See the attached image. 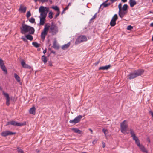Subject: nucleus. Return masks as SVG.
<instances>
[{"instance_id": "obj_1", "label": "nucleus", "mask_w": 153, "mask_h": 153, "mask_svg": "<svg viewBox=\"0 0 153 153\" xmlns=\"http://www.w3.org/2000/svg\"><path fill=\"white\" fill-rule=\"evenodd\" d=\"M49 11V8L47 7L43 6H40L39 9V12L40 13L39 24L41 25H43L46 20L47 13Z\"/></svg>"}, {"instance_id": "obj_2", "label": "nucleus", "mask_w": 153, "mask_h": 153, "mask_svg": "<svg viewBox=\"0 0 153 153\" xmlns=\"http://www.w3.org/2000/svg\"><path fill=\"white\" fill-rule=\"evenodd\" d=\"M21 30V33L22 34L28 33L29 34H33L35 31V30L33 27L24 24H22Z\"/></svg>"}, {"instance_id": "obj_3", "label": "nucleus", "mask_w": 153, "mask_h": 153, "mask_svg": "<svg viewBox=\"0 0 153 153\" xmlns=\"http://www.w3.org/2000/svg\"><path fill=\"white\" fill-rule=\"evenodd\" d=\"M144 72V71L143 69H139L136 70L129 73V74L127 76L128 79L131 80L135 78L138 76L141 75Z\"/></svg>"}, {"instance_id": "obj_4", "label": "nucleus", "mask_w": 153, "mask_h": 153, "mask_svg": "<svg viewBox=\"0 0 153 153\" xmlns=\"http://www.w3.org/2000/svg\"><path fill=\"white\" fill-rule=\"evenodd\" d=\"M120 126L121 132L125 134H128V133L127 132V129L128 127L127 121L125 120L123 121L120 123Z\"/></svg>"}, {"instance_id": "obj_5", "label": "nucleus", "mask_w": 153, "mask_h": 153, "mask_svg": "<svg viewBox=\"0 0 153 153\" xmlns=\"http://www.w3.org/2000/svg\"><path fill=\"white\" fill-rule=\"evenodd\" d=\"M50 32L52 33L53 35L56 34L58 31L57 26L53 22L51 23V26H50Z\"/></svg>"}, {"instance_id": "obj_6", "label": "nucleus", "mask_w": 153, "mask_h": 153, "mask_svg": "<svg viewBox=\"0 0 153 153\" xmlns=\"http://www.w3.org/2000/svg\"><path fill=\"white\" fill-rule=\"evenodd\" d=\"M10 124L16 126H20L26 125V122L19 123L13 120L7 122L6 126Z\"/></svg>"}, {"instance_id": "obj_7", "label": "nucleus", "mask_w": 153, "mask_h": 153, "mask_svg": "<svg viewBox=\"0 0 153 153\" xmlns=\"http://www.w3.org/2000/svg\"><path fill=\"white\" fill-rule=\"evenodd\" d=\"M86 37L84 35H82L78 37L76 40L75 43L76 44H78L81 42L87 41Z\"/></svg>"}, {"instance_id": "obj_8", "label": "nucleus", "mask_w": 153, "mask_h": 153, "mask_svg": "<svg viewBox=\"0 0 153 153\" xmlns=\"http://www.w3.org/2000/svg\"><path fill=\"white\" fill-rule=\"evenodd\" d=\"M82 117V116L81 115H79L76 117L74 119L70 120L69 122L72 123L76 124L80 121Z\"/></svg>"}, {"instance_id": "obj_9", "label": "nucleus", "mask_w": 153, "mask_h": 153, "mask_svg": "<svg viewBox=\"0 0 153 153\" xmlns=\"http://www.w3.org/2000/svg\"><path fill=\"white\" fill-rule=\"evenodd\" d=\"M16 133L15 132H12L9 131H4L1 133V135L3 137H5L9 135L15 134Z\"/></svg>"}, {"instance_id": "obj_10", "label": "nucleus", "mask_w": 153, "mask_h": 153, "mask_svg": "<svg viewBox=\"0 0 153 153\" xmlns=\"http://www.w3.org/2000/svg\"><path fill=\"white\" fill-rule=\"evenodd\" d=\"M127 13V11H124L123 10H121L120 11V10H119L118 12L119 16L121 18H123L124 16L125 15H126Z\"/></svg>"}, {"instance_id": "obj_11", "label": "nucleus", "mask_w": 153, "mask_h": 153, "mask_svg": "<svg viewBox=\"0 0 153 153\" xmlns=\"http://www.w3.org/2000/svg\"><path fill=\"white\" fill-rule=\"evenodd\" d=\"M21 64L22 66L24 68L28 69H30L31 68L30 66L28 65V64L25 63L23 60L22 61Z\"/></svg>"}, {"instance_id": "obj_12", "label": "nucleus", "mask_w": 153, "mask_h": 153, "mask_svg": "<svg viewBox=\"0 0 153 153\" xmlns=\"http://www.w3.org/2000/svg\"><path fill=\"white\" fill-rule=\"evenodd\" d=\"M26 10V7H23L22 5L21 4L20 6L19 11L21 12L25 13V12Z\"/></svg>"}, {"instance_id": "obj_13", "label": "nucleus", "mask_w": 153, "mask_h": 153, "mask_svg": "<svg viewBox=\"0 0 153 153\" xmlns=\"http://www.w3.org/2000/svg\"><path fill=\"white\" fill-rule=\"evenodd\" d=\"M140 149L143 152H144L145 153H148V151L144 147V146L142 145H140V146H138Z\"/></svg>"}, {"instance_id": "obj_14", "label": "nucleus", "mask_w": 153, "mask_h": 153, "mask_svg": "<svg viewBox=\"0 0 153 153\" xmlns=\"http://www.w3.org/2000/svg\"><path fill=\"white\" fill-rule=\"evenodd\" d=\"M111 65H108L100 67L99 68V70H108L110 68Z\"/></svg>"}, {"instance_id": "obj_15", "label": "nucleus", "mask_w": 153, "mask_h": 153, "mask_svg": "<svg viewBox=\"0 0 153 153\" xmlns=\"http://www.w3.org/2000/svg\"><path fill=\"white\" fill-rule=\"evenodd\" d=\"M129 3L131 7H134L136 4V2L135 0H129Z\"/></svg>"}, {"instance_id": "obj_16", "label": "nucleus", "mask_w": 153, "mask_h": 153, "mask_svg": "<svg viewBox=\"0 0 153 153\" xmlns=\"http://www.w3.org/2000/svg\"><path fill=\"white\" fill-rule=\"evenodd\" d=\"M70 42H68L67 44H65L62 46V49L63 50L67 49L70 45Z\"/></svg>"}, {"instance_id": "obj_17", "label": "nucleus", "mask_w": 153, "mask_h": 153, "mask_svg": "<svg viewBox=\"0 0 153 153\" xmlns=\"http://www.w3.org/2000/svg\"><path fill=\"white\" fill-rule=\"evenodd\" d=\"M36 108L34 107H33L29 110V113L31 114H35Z\"/></svg>"}, {"instance_id": "obj_18", "label": "nucleus", "mask_w": 153, "mask_h": 153, "mask_svg": "<svg viewBox=\"0 0 153 153\" xmlns=\"http://www.w3.org/2000/svg\"><path fill=\"white\" fill-rule=\"evenodd\" d=\"M0 67H1V69L4 72V73L5 74H7V70L6 68V67L4 65H1V66H0Z\"/></svg>"}, {"instance_id": "obj_19", "label": "nucleus", "mask_w": 153, "mask_h": 153, "mask_svg": "<svg viewBox=\"0 0 153 153\" xmlns=\"http://www.w3.org/2000/svg\"><path fill=\"white\" fill-rule=\"evenodd\" d=\"M41 59L45 64L47 62V58L46 56L45 55H43L42 56Z\"/></svg>"}, {"instance_id": "obj_20", "label": "nucleus", "mask_w": 153, "mask_h": 153, "mask_svg": "<svg viewBox=\"0 0 153 153\" xmlns=\"http://www.w3.org/2000/svg\"><path fill=\"white\" fill-rule=\"evenodd\" d=\"M47 34V32H44L43 31L41 33V38L42 39H44L45 38V36Z\"/></svg>"}, {"instance_id": "obj_21", "label": "nucleus", "mask_w": 153, "mask_h": 153, "mask_svg": "<svg viewBox=\"0 0 153 153\" xmlns=\"http://www.w3.org/2000/svg\"><path fill=\"white\" fill-rule=\"evenodd\" d=\"M128 8V6L127 4H124L121 8V10H123L124 11H127V10Z\"/></svg>"}, {"instance_id": "obj_22", "label": "nucleus", "mask_w": 153, "mask_h": 153, "mask_svg": "<svg viewBox=\"0 0 153 153\" xmlns=\"http://www.w3.org/2000/svg\"><path fill=\"white\" fill-rule=\"evenodd\" d=\"M49 28H50V26L49 25H47V24L45 25L43 30V31L47 32Z\"/></svg>"}, {"instance_id": "obj_23", "label": "nucleus", "mask_w": 153, "mask_h": 153, "mask_svg": "<svg viewBox=\"0 0 153 153\" xmlns=\"http://www.w3.org/2000/svg\"><path fill=\"white\" fill-rule=\"evenodd\" d=\"M14 77L17 81L19 83L20 82V78L19 76L16 73L14 74Z\"/></svg>"}, {"instance_id": "obj_24", "label": "nucleus", "mask_w": 153, "mask_h": 153, "mask_svg": "<svg viewBox=\"0 0 153 153\" xmlns=\"http://www.w3.org/2000/svg\"><path fill=\"white\" fill-rule=\"evenodd\" d=\"M72 130H73L75 133H77L78 134H81V131L77 128H72Z\"/></svg>"}, {"instance_id": "obj_25", "label": "nucleus", "mask_w": 153, "mask_h": 153, "mask_svg": "<svg viewBox=\"0 0 153 153\" xmlns=\"http://www.w3.org/2000/svg\"><path fill=\"white\" fill-rule=\"evenodd\" d=\"M116 24V19L115 20H113V19H112L110 23V25L111 26H114Z\"/></svg>"}, {"instance_id": "obj_26", "label": "nucleus", "mask_w": 153, "mask_h": 153, "mask_svg": "<svg viewBox=\"0 0 153 153\" xmlns=\"http://www.w3.org/2000/svg\"><path fill=\"white\" fill-rule=\"evenodd\" d=\"M26 38L28 40L31 41L33 39V37L30 34H28L26 35Z\"/></svg>"}, {"instance_id": "obj_27", "label": "nucleus", "mask_w": 153, "mask_h": 153, "mask_svg": "<svg viewBox=\"0 0 153 153\" xmlns=\"http://www.w3.org/2000/svg\"><path fill=\"white\" fill-rule=\"evenodd\" d=\"M52 8L54 9L55 10L57 11V12H60L59 9L58 7L57 6H52Z\"/></svg>"}, {"instance_id": "obj_28", "label": "nucleus", "mask_w": 153, "mask_h": 153, "mask_svg": "<svg viewBox=\"0 0 153 153\" xmlns=\"http://www.w3.org/2000/svg\"><path fill=\"white\" fill-rule=\"evenodd\" d=\"M3 94L6 97V99H10L9 96V94L7 93H5L4 91L3 92Z\"/></svg>"}, {"instance_id": "obj_29", "label": "nucleus", "mask_w": 153, "mask_h": 153, "mask_svg": "<svg viewBox=\"0 0 153 153\" xmlns=\"http://www.w3.org/2000/svg\"><path fill=\"white\" fill-rule=\"evenodd\" d=\"M32 44L34 47H36V48H38L39 47L40 45L39 44H38L36 42H33L32 43Z\"/></svg>"}, {"instance_id": "obj_30", "label": "nucleus", "mask_w": 153, "mask_h": 153, "mask_svg": "<svg viewBox=\"0 0 153 153\" xmlns=\"http://www.w3.org/2000/svg\"><path fill=\"white\" fill-rule=\"evenodd\" d=\"M53 47L55 49H58L59 48V47L57 46L56 44V42H54L53 43Z\"/></svg>"}, {"instance_id": "obj_31", "label": "nucleus", "mask_w": 153, "mask_h": 153, "mask_svg": "<svg viewBox=\"0 0 153 153\" xmlns=\"http://www.w3.org/2000/svg\"><path fill=\"white\" fill-rule=\"evenodd\" d=\"M130 133L131 135V136L133 137L134 136H135V134L134 132L132 129H130Z\"/></svg>"}, {"instance_id": "obj_32", "label": "nucleus", "mask_w": 153, "mask_h": 153, "mask_svg": "<svg viewBox=\"0 0 153 153\" xmlns=\"http://www.w3.org/2000/svg\"><path fill=\"white\" fill-rule=\"evenodd\" d=\"M110 3H105V2H103L102 4L101 5H103L104 6V7H106L108 6H109L110 4Z\"/></svg>"}, {"instance_id": "obj_33", "label": "nucleus", "mask_w": 153, "mask_h": 153, "mask_svg": "<svg viewBox=\"0 0 153 153\" xmlns=\"http://www.w3.org/2000/svg\"><path fill=\"white\" fill-rule=\"evenodd\" d=\"M53 13L52 11H50L48 14V17L51 19L53 18Z\"/></svg>"}, {"instance_id": "obj_34", "label": "nucleus", "mask_w": 153, "mask_h": 153, "mask_svg": "<svg viewBox=\"0 0 153 153\" xmlns=\"http://www.w3.org/2000/svg\"><path fill=\"white\" fill-rule=\"evenodd\" d=\"M17 149L18 153H24L23 150L19 148H17Z\"/></svg>"}, {"instance_id": "obj_35", "label": "nucleus", "mask_w": 153, "mask_h": 153, "mask_svg": "<svg viewBox=\"0 0 153 153\" xmlns=\"http://www.w3.org/2000/svg\"><path fill=\"white\" fill-rule=\"evenodd\" d=\"M30 22L32 23H35V19L34 18L32 17L30 18V19L29 20Z\"/></svg>"}, {"instance_id": "obj_36", "label": "nucleus", "mask_w": 153, "mask_h": 153, "mask_svg": "<svg viewBox=\"0 0 153 153\" xmlns=\"http://www.w3.org/2000/svg\"><path fill=\"white\" fill-rule=\"evenodd\" d=\"M31 15L30 12V11H28L27 13L26 16L27 18L29 17Z\"/></svg>"}, {"instance_id": "obj_37", "label": "nucleus", "mask_w": 153, "mask_h": 153, "mask_svg": "<svg viewBox=\"0 0 153 153\" xmlns=\"http://www.w3.org/2000/svg\"><path fill=\"white\" fill-rule=\"evenodd\" d=\"M117 18L118 17L117 14H115L114 16L112 19H113V20H115L116 19V21L117 19Z\"/></svg>"}, {"instance_id": "obj_38", "label": "nucleus", "mask_w": 153, "mask_h": 153, "mask_svg": "<svg viewBox=\"0 0 153 153\" xmlns=\"http://www.w3.org/2000/svg\"><path fill=\"white\" fill-rule=\"evenodd\" d=\"M102 131L105 135L108 132V130L107 129H105L104 128L102 129Z\"/></svg>"}, {"instance_id": "obj_39", "label": "nucleus", "mask_w": 153, "mask_h": 153, "mask_svg": "<svg viewBox=\"0 0 153 153\" xmlns=\"http://www.w3.org/2000/svg\"><path fill=\"white\" fill-rule=\"evenodd\" d=\"M133 140L136 141H137V140H139L138 137L135 135L132 137Z\"/></svg>"}, {"instance_id": "obj_40", "label": "nucleus", "mask_w": 153, "mask_h": 153, "mask_svg": "<svg viewBox=\"0 0 153 153\" xmlns=\"http://www.w3.org/2000/svg\"><path fill=\"white\" fill-rule=\"evenodd\" d=\"M4 65L3 61L1 59H0V66Z\"/></svg>"}, {"instance_id": "obj_41", "label": "nucleus", "mask_w": 153, "mask_h": 153, "mask_svg": "<svg viewBox=\"0 0 153 153\" xmlns=\"http://www.w3.org/2000/svg\"><path fill=\"white\" fill-rule=\"evenodd\" d=\"M133 28V27H132L130 25L129 26H127V30H131Z\"/></svg>"}, {"instance_id": "obj_42", "label": "nucleus", "mask_w": 153, "mask_h": 153, "mask_svg": "<svg viewBox=\"0 0 153 153\" xmlns=\"http://www.w3.org/2000/svg\"><path fill=\"white\" fill-rule=\"evenodd\" d=\"M135 143L138 146H139L141 145L140 144V140H137V141H136Z\"/></svg>"}, {"instance_id": "obj_43", "label": "nucleus", "mask_w": 153, "mask_h": 153, "mask_svg": "<svg viewBox=\"0 0 153 153\" xmlns=\"http://www.w3.org/2000/svg\"><path fill=\"white\" fill-rule=\"evenodd\" d=\"M122 4L121 3H120L119 4L118 7L119 9V10H120V11L121 10V8H122Z\"/></svg>"}, {"instance_id": "obj_44", "label": "nucleus", "mask_w": 153, "mask_h": 153, "mask_svg": "<svg viewBox=\"0 0 153 153\" xmlns=\"http://www.w3.org/2000/svg\"><path fill=\"white\" fill-rule=\"evenodd\" d=\"M9 101L10 99H6V103L7 106H9L10 104Z\"/></svg>"}, {"instance_id": "obj_45", "label": "nucleus", "mask_w": 153, "mask_h": 153, "mask_svg": "<svg viewBox=\"0 0 153 153\" xmlns=\"http://www.w3.org/2000/svg\"><path fill=\"white\" fill-rule=\"evenodd\" d=\"M22 39L25 42H27V39L26 38V37H25L23 36H22Z\"/></svg>"}, {"instance_id": "obj_46", "label": "nucleus", "mask_w": 153, "mask_h": 153, "mask_svg": "<svg viewBox=\"0 0 153 153\" xmlns=\"http://www.w3.org/2000/svg\"><path fill=\"white\" fill-rule=\"evenodd\" d=\"M60 13V12H57V13L56 14V15L55 16L54 18L56 19V18L59 15Z\"/></svg>"}, {"instance_id": "obj_47", "label": "nucleus", "mask_w": 153, "mask_h": 153, "mask_svg": "<svg viewBox=\"0 0 153 153\" xmlns=\"http://www.w3.org/2000/svg\"><path fill=\"white\" fill-rule=\"evenodd\" d=\"M97 14V13H96L93 16L92 18L91 19V20L94 19L95 18Z\"/></svg>"}, {"instance_id": "obj_48", "label": "nucleus", "mask_w": 153, "mask_h": 153, "mask_svg": "<svg viewBox=\"0 0 153 153\" xmlns=\"http://www.w3.org/2000/svg\"><path fill=\"white\" fill-rule=\"evenodd\" d=\"M69 6V4H68V5L64 9V11H65L66 10H67Z\"/></svg>"}, {"instance_id": "obj_49", "label": "nucleus", "mask_w": 153, "mask_h": 153, "mask_svg": "<svg viewBox=\"0 0 153 153\" xmlns=\"http://www.w3.org/2000/svg\"><path fill=\"white\" fill-rule=\"evenodd\" d=\"M48 65L50 66H52V63L51 62H49L48 63Z\"/></svg>"}, {"instance_id": "obj_50", "label": "nucleus", "mask_w": 153, "mask_h": 153, "mask_svg": "<svg viewBox=\"0 0 153 153\" xmlns=\"http://www.w3.org/2000/svg\"><path fill=\"white\" fill-rule=\"evenodd\" d=\"M111 1V3H113L115 2L117 0H110Z\"/></svg>"}, {"instance_id": "obj_51", "label": "nucleus", "mask_w": 153, "mask_h": 153, "mask_svg": "<svg viewBox=\"0 0 153 153\" xmlns=\"http://www.w3.org/2000/svg\"><path fill=\"white\" fill-rule=\"evenodd\" d=\"M97 142V140H94L93 142H92V143L93 144H95Z\"/></svg>"}, {"instance_id": "obj_52", "label": "nucleus", "mask_w": 153, "mask_h": 153, "mask_svg": "<svg viewBox=\"0 0 153 153\" xmlns=\"http://www.w3.org/2000/svg\"><path fill=\"white\" fill-rule=\"evenodd\" d=\"M48 1V0H42V3H44L45 2H47Z\"/></svg>"}, {"instance_id": "obj_53", "label": "nucleus", "mask_w": 153, "mask_h": 153, "mask_svg": "<svg viewBox=\"0 0 153 153\" xmlns=\"http://www.w3.org/2000/svg\"><path fill=\"white\" fill-rule=\"evenodd\" d=\"M121 1L123 3L126 2L127 1V0H121Z\"/></svg>"}, {"instance_id": "obj_54", "label": "nucleus", "mask_w": 153, "mask_h": 153, "mask_svg": "<svg viewBox=\"0 0 153 153\" xmlns=\"http://www.w3.org/2000/svg\"><path fill=\"white\" fill-rule=\"evenodd\" d=\"M105 144L104 143H102V147L103 148H104L105 147Z\"/></svg>"}, {"instance_id": "obj_55", "label": "nucleus", "mask_w": 153, "mask_h": 153, "mask_svg": "<svg viewBox=\"0 0 153 153\" xmlns=\"http://www.w3.org/2000/svg\"><path fill=\"white\" fill-rule=\"evenodd\" d=\"M46 50H45L43 51V53L44 54H45L46 52Z\"/></svg>"}, {"instance_id": "obj_56", "label": "nucleus", "mask_w": 153, "mask_h": 153, "mask_svg": "<svg viewBox=\"0 0 153 153\" xmlns=\"http://www.w3.org/2000/svg\"><path fill=\"white\" fill-rule=\"evenodd\" d=\"M51 53H54V54L55 53V51H53V50L51 51Z\"/></svg>"}, {"instance_id": "obj_57", "label": "nucleus", "mask_w": 153, "mask_h": 153, "mask_svg": "<svg viewBox=\"0 0 153 153\" xmlns=\"http://www.w3.org/2000/svg\"><path fill=\"white\" fill-rule=\"evenodd\" d=\"M89 130H90V131H91V133H92V130H91V129H89Z\"/></svg>"}, {"instance_id": "obj_58", "label": "nucleus", "mask_w": 153, "mask_h": 153, "mask_svg": "<svg viewBox=\"0 0 153 153\" xmlns=\"http://www.w3.org/2000/svg\"><path fill=\"white\" fill-rule=\"evenodd\" d=\"M65 11H64V10H63V11L62 12V15L63 13H64V12Z\"/></svg>"}, {"instance_id": "obj_59", "label": "nucleus", "mask_w": 153, "mask_h": 153, "mask_svg": "<svg viewBox=\"0 0 153 153\" xmlns=\"http://www.w3.org/2000/svg\"><path fill=\"white\" fill-rule=\"evenodd\" d=\"M42 0H38V1H39L41 2H42Z\"/></svg>"}, {"instance_id": "obj_60", "label": "nucleus", "mask_w": 153, "mask_h": 153, "mask_svg": "<svg viewBox=\"0 0 153 153\" xmlns=\"http://www.w3.org/2000/svg\"><path fill=\"white\" fill-rule=\"evenodd\" d=\"M34 1L35 2H36L38 1V0H34Z\"/></svg>"}, {"instance_id": "obj_61", "label": "nucleus", "mask_w": 153, "mask_h": 153, "mask_svg": "<svg viewBox=\"0 0 153 153\" xmlns=\"http://www.w3.org/2000/svg\"><path fill=\"white\" fill-rule=\"evenodd\" d=\"M108 0H107L105 1L104 2H105V3H106V2L108 1Z\"/></svg>"}, {"instance_id": "obj_62", "label": "nucleus", "mask_w": 153, "mask_h": 153, "mask_svg": "<svg viewBox=\"0 0 153 153\" xmlns=\"http://www.w3.org/2000/svg\"><path fill=\"white\" fill-rule=\"evenodd\" d=\"M152 40L153 41V36L152 37Z\"/></svg>"}, {"instance_id": "obj_63", "label": "nucleus", "mask_w": 153, "mask_h": 153, "mask_svg": "<svg viewBox=\"0 0 153 153\" xmlns=\"http://www.w3.org/2000/svg\"><path fill=\"white\" fill-rule=\"evenodd\" d=\"M50 2L51 3H52V1H50Z\"/></svg>"}, {"instance_id": "obj_64", "label": "nucleus", "mask_w": 153, "mask_h": 153, "mask_svg": "<svg viewBox=\"0 0 153 153\" xmlns=\"http://www.w3.org/2000/svg\"><path fill=\"white\" fill-rule=\"evenodd\" d=\"M0 90H1V87H0Z\"/></svg>"}]
</instances>
